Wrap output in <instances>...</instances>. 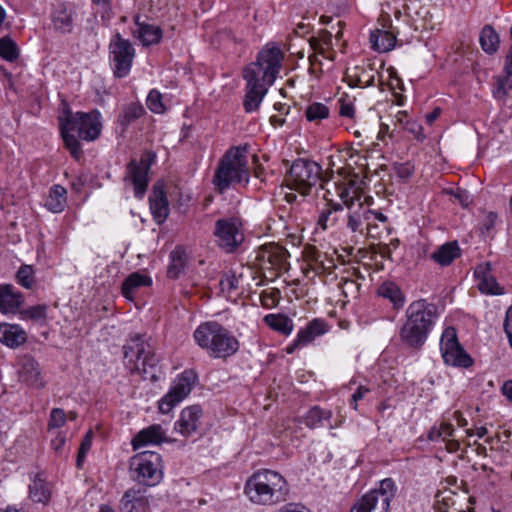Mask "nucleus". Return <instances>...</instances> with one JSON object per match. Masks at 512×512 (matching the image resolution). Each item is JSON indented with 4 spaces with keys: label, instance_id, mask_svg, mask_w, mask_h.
Here are the masks:
<instances>
[{
    "label": "nucleus",
    "instance_id": "nucleus-53",
    "mask_svg": "<svg viewBox=\"0 0 512 512\" xmlns=\"http://www.w3.org/2000/svg\"><path fill=\"white\" fill-rule=\"evenodd\" d=\"M339 287L342 290L344 296L348 297L358 292L359 284L349 278H341Z\"/></svg>",
    "mask_w": 512,
    "mask_h": 512
},
{
    "label": "nucleus",
    "instance_id": "nucleus-9",
    "mask_svg": "<svg viewBox=\"0 0 512 512\" xmlns=\"http://www.w3.org/2000/svg\"><path fill=\"white\" fill-rule=\"evenodd\" d=\"M322 180V167L315 161L299 158L290 166L288 185L306 195Z\"/></svg>",
    "mask_w": 512,
    "mask_h": 512
},
{
    "label": "nucleus",
    "instance_id": "nucleus-13",
    "mask_svg": "<svg viewBox=\"0 0 512 512\" xmlns=\"http://www.w3.org/2000/svg\"><path fill=\"white\" fill-rule=\"evenodd\" d=\"M214 236L218 246L227 253L234 252L243 242L241 222L237 218H222L215 222Z\"/></svg>",
    "mask_w": 512,
    "mask_h": 512
},
{
    "label": "nucleus",
    "instance_id": "nucleus-44",
    "mask_svg": "<svg viewBox=\"0 0 512 512\" xmlns=\"http://www.w3.org/2000/svg\"><path fill=\"white\" fill-rule=\"evenodd\" d=\"M309 43H310L311 48L314 51L318 52L320 55H322L325 58H329V59L333 60L332 56H326L325 48H324V46L329 47L332 45V33L330 31L322 30L320 32V37L319 38H315V37L310 38Z\"/></svg>",
    "mask_w": 512,
    "mask_h": 512
},
{
    "label": "nucleus",
    "instance_id": "nucleus-39",
    "mask_svg": "<svg viewBox=\"0 0 512 512\" xmlns=\"http://www.w3.org/2000/svg\"><path fill=\"white\" fill-rule=\"evenodd\" d=\"M479 41L481 48L488 54L495 53L500 43L499 35L490 25H485L483 27Z\"/></svg>",
    "mask_w": 512,
    "mask_h": 512
},
{
    "label": "nucleus",
    "instance_id": "nucleus-60",
    "mask_svg": "<svg viewBox=\"0 0 512 512\" xmlns=\"http://www.w3.org/2000/svg\"><path fill=\"white\" fill-rule=\"evenodd\" d=\"M91 445H92V436H91V432H88L85 435V437L83 438V440L81 441V444L79 447V452H81L82 454H87V452L91 448Z\"/></svg>",
    "mask_w": 512,
    "mask_h": 512
},
{
    "label": "nucleus",
    "instance_id": "nucleus-63",
    "mask_svg": "<svg viewBox=\"0 0 512 512\" xmlns=\"http://www.w3.org/2000/svg\"><path fill=\"white\" fill-rule=\"evenodd\" d=\"M221 284L225 285L229 290H234L238 287V280L235 276H228L221 281Z\"/></svg>",
    "mask_w": 512,
    "mask_h": 512
},
{
    "label": "nucleus",
    "instance_id": "nucleus-34",
    "mask_svg": "<svg viewBox=\"0 0 512 512\" xmlns=\"http://www.w3.org/2000/svg\"><path fill=\"white\" fill-rule=\"evenodd\" d=\"M263 320L272 330L284 335L291 334L294 328L293 321L284 314H268Z\"/></svg>",
    "mask_w": 512,
    "mask_h": 512
},
{
    "label": "nucleus",
    "instance_id": "nucleus-38",
    "mask_svg": "<svg viewBox=\"0 0 512 512\" xmlns=\"http://www.w3.org/2000/svg\"><path fill=\"white\" fill-rule=\"evenodd\" d=\"M332 418V411L322 409L319 406L312 407L304 417V423L310 429L322 427L324 421H330Z\"/></svg>",
    "mask_w": 512,
    "mask_h": 512
},
{
    "label": "nucleus",
    "instance_id": "nucleus-21",
    "mask_svg": "<svg viewBox=\"0 0 512 512\" xmlns=\"http://www.w3.org/2000/svg\"><path fill=\"white\" fill-rule=\"evenodd\" d=\"M24 302L23 295L13 285H0V312L16 313Z\"/></svg>",
    "mask_w": 512,
    "mask_h": 512
},
{
    "label": "nucleus",
    "instance_id": "nucleus-52",
    "mask_svg": "<svg viewBox=\"0 0 512 512\" xmlns=\"http://www.w3.org/2000/svg\"><path fill=\"white\" fill-rule=\"evenodd\" d=\"M66 417L64 410L54 408L50 414L49 428H59L65 424Z\"/></svg>",
    "mask_w": 512,
    "mask_h": 512
},
{
    "label": "nucleus",
    "instance_id": "nucleus-27",
    "mask_svg": "<svg viewBox=\"0 0 512 512\" xmlns=\"http://www.w3.org/2000/svg\"><path fill=\"white\" fill-rule=\"evenodd\" d=\"M461 249L457 241L447 242L439 246L432 254L431 259L440 266H449L460 257Z\"/></svg>",
    "mask_w": 512,
    "mask_h": 512
},
{
    "label": "nucleus",
    "instance_id": "nucleus-2",
    "mask_svg": "<svg viewBox=\"0 0 512 512\" xmlns=\"http://www.w3.org/2000/svg\"><path fill=\"white\" fill-rule=\"evenodd\" d=\"M101 115L97 110L89 113L76 112L64 104L63 110L58 116L61 137L66 148L76 160L82 156V149L78 139L94 141L101 133Z\"/></svg>",
    "mask_w": 512,
    "mask_h": 512
},
{
    "label": "nucleus",
    "instance_id": "nucleus-33",
    "mask_svg": "<svg viewBox=\"0 0 512 512\" xmlns=\"http://www.w3.org/2000/svg\"><path fill=\"white\" fill-rule=\"evenodd\" d=\"M364 220H369V218H367L366 206L363 203H358L356 207L348 210L346 225L352 232L363 234Z\"/></svg>",
    "mask_w": 512,
    "mask_h": 512
},
{
    "label": "nucleus",
    "instance_id": "nucleus-62",
    "mask_svg": "<svg viewBox=\"0 0 512 512\" xmlns=\"http://www.w3.org/2000/svg\"><path fill=\"white\" fill-rule=\"evenodd\" d=\"M395 121L402 126V128H405V122H409L411 118H409L406 111H398L395 116Z\"/></svg>",
    "mask_w": 512,
    "mask_h": 512
},
{
    "label": "nucleus",
    "instance_id": "nucleus-55",
    "mask_svg": "<svg viewBox=\"0 0 512 512\" xmlns=\"http://www.w3.org/2000/svg\"><path fill=\"white\" fill-rule=\"evenodd\" d=\"M394 169L396 175L401 179H408L414 173V167L408 162L396 164Z\"/></svg>",
    "mask_w": 512,
    "mask_h": 512
},
{
    "label": "nucleus",
    "instance_id": "nucleus-14",
    "mask_svg": "<svg viewBox=\"0 0 512 512\" xmlns=\"http://www.w3.org/2000/svg\"><path fill=\"white\" fill-rule=\"evenodd\" d=\"M440 350L444 362L448 365L467 368L472 365V358L458 342L455 328L447 327L440 340Z\"/></svg>",
    "mask_w": 512,
    "mask_h": 512
},
{
    "label": "nucleus",
    "instance_id": "nucleus-46",
    "mask_svg": "<svg viewBox=\"0 0 512 512\" xmlns=\"http://www.w3.org/2000/svg\"><path fill=\"white\" fill-rule=\"evenodd\" d=\"M329 116V109L322 103H312L306 109V117L309 121H319Z\"/></svg>",
    "mask_w": 512,
    "mask_h": 512
},
{
    "label": "nucleus",
    "instance_id": "nucleus-11",
    "mask_svg": "<svg viewBox=\"0 0 512 512\" xmlns=\"http://www.w3.org/2000/svg\"><path fill=\"white\" fill-rule=\"evenodd\" d=\"M198 376L191 369L184 370L178 375L169 391L160 399L159 410L163 414H168L172 409L182 402L192 391L197 383Z\"/></svg>",
    "mask_w": 512,
    "mask_h": 512
},
{
    "label": "nucleus",
    "instance_id": "nucleus-17",
    "mask_svg": "<svg viewBox=\"0 0 512 512\" xmlns=\"http://www.w3.org/2000/svg\"><path fill=\"white\" fill-rule=\"evenodd\" d=\"M326 332V323L321 319H313L305 328L299 330L296 339L286 347L288 354L294 353L295 350L310 344L316 337Z\"/></svg>",
    "mask_w": 512,
    "mask_h": 512
},
{
    "label": "nucleus",
    "instance_id": "nucleus-51",
    "mask_svg": "<svg viewBox=\"0 0 512 512\" xmlns=\"http://www.w3.org/2000/svg\"><path fill=\"white\" fill-rule=\"evenodd\" d=\"M92 3L99 7L101 13V19L109 21L112 16V2L111 0H91Z\"/></svg>",
    "mask_w": 512,
    "mask_h": 512
},
{
    "label": "nucleus",
    "instance_id": "nucleus-29",
    "mask_svg": "<svg viewBox=\"0 0 512 512\" xmlns=\"http://www.w3.org/2000/svg\"><path fill=\"white\" fill-rule=\"evenodd\" d=\"M135 23L138 26L137 37L144 46H150L158 43L162 38V30L155 25L139 22V16L135 17Z\"/></svg>",
    "mask_w": 512,
    "mask_h": 512
},
{
    "label": "nucleus",
    "instance_id": "nucleus-61",
    "mask_svg": "<svg viewBox=\"0 0 512 512\" xmlns=\"http://www.w3.org/2000/svg\"><path fill=\"white\" fill-rule=\"evenodd\" d=\"M366 213H367V218H369V217L374 218V219H376V221H379L382 223H385L387 221L386 215H384L382 212L370 210L367 206H366Z\"/></svg>",
    "mask_w": 512,
    "mask_h": 512
},
{
    "label": "nucleus",
    "instance_id": "nucleus-3",
    "mask_svg": "<svg viewBox=\"0 0 512 512\" xmlns=\"http://www.w3.org/2000/svg\"><path fill=\"white\" fill-rule=\"evenodd\" d=\"M437 307L426 300L411 303L406 310V321L399 331L402 343L410 348L420 349L435 322Z\"/></svg>",
    "mask_w": 512,
    "mask_h": 512
},
{
    "label": "nucleus",
    "instance_id": "nucleus-19",
    "mask_svg": "<svg viewBox=\"0 0 512 512\" xmlns=\"http://www.w3.org/2000/svg\"><path fill=\"white\" fill-rule=\"evenodd\" d=\"M149 501L141 489H128L120 500L121 512H148Z\"/></svg>",
    "mask_w": 512,
    "mask_h": 512
},
{
    "label": "nucleus",
    "instance_id": "nucleus-47",
    "mask_svg": "<svg viewBox=\"0 0 512 512\" xmlns=\"http://www.w3.org/2000/svg\"><path fill=\"white\" fill-rule=\"evenodd\" d=\"M147 107L153 112V113H164L165 112V106L162 102V95L161 93L156 90L152 89L146 100Z\"/></svg>",
    "mask_w": 512,
    "mask_h": 512
},
{
    "label": "nucleus",
    "instance_id": "nucleus-1",
    "mask_svg": "<svg viewBox=\"0 0 512 512\" xmlns=\"http://www.w3.org/2000/svg\"><path fill=\"white\" fill-rule=\"evenodd\" d=\"M284 54L278 47L266 46L257 56L256 62L248 65L243 77L246 80V95L244 109L247 113L256 111L264 96L276 80L281 67Z\"/></svg>",
    "mask_w": 512,
    "mask_h": 512
},
{
    "label": "nucleus",
    "instance_id": "nucleus-12",
    "mask_svg": "<svg viewBox=\"0 0 512 512\" xmlns=\"http://www.w3.org/2000/svg\"><path fill=\"white\" fill-rule=\"evenodd\" d=\"M109 53L114 76L117 78L126 77L130 73L135 57V49L132 43L117 33L110 41Z\"/></svg>",
    "mask_w": 512,
    "mask_h": 512
},
{
    "label": "nucleus",
    "instance_id": "nucleus-26",
    "mask_svg": "<svg viewBox=\"0 0 512 512\" xmlns=\"http://www.w3.org/2000/svg\"><path fill=\"white\" fill-rule=\"evenodd\" d=\"M51 20L54 29L60 33H70L73 29V11L64 3L55 7L51 14Z\"/></svg>",
    "mask_w": 512,
    "mask_h": 512
},
{
    "label": "nucleus",
    "instance_id": "nucleus-28",
    "mask_svg": "<svg viewBox=\"0 0 512 512\" xmlns=\"http://www.w3.org/2000/svg\"><path fill=\"white\" fill-rule=\"evenodd\" d=\"M152 280L149 276L134 272L130 274L122 284V294L128 300H133L136 291L140 287L150 286Z\"/></svg>",
    "mask_w": 512,
    "mask_h": 512
},
{
    "label": "nucleus",
    "instance_id": "nucleus-41",
    "mask_svg": "<svg viewBox=\"0 0 512 512\" xmlns=\"http://www.w3.org/2000/svg\"><path fill=\"white\" fill-rule=\"evenodd\" d=\"M327 206L328 207L320 213L317 222L323 230L335 226L339 220L337 213L343 210L342 205L339 203H329Z\"/></svg>",
    "mask_w": 512,
    "mask_h": 512
},
{
    "label": "nucleus",
    "instance_id": "nucleus-10",
    "mask_svg": "<svg viewBox=\"0 0 512 512\" xmlns=\"http://www.w3.org/2000/svg\"><path fill=\"white\" fill-rule=\"evenodd\" d=\"M394 494V482L392 479L386 478L380 482L378 489L363 495L353 505L350 512H388Z\"/></svg>",
    "mask_w": 512,
    "mask_h": 512
},
{
    "label": "nucleus",
    "instance_id": "nucleus-42",
    "mask_svg": "<svg viewBox=\"0 0 512 512\" xmlns=\"http://www.w3.org/2000/svg\"><path fill=\"white\" fill-rule=\"evenodd\" d=\"M512 91V75L506 73L497 79L496 85L492 90L493 96L499 101H504Z\"/></svg>",
    "mask_w": 512,
    "mask_h": 512
},
{
    "label": "nucleus",
    "instance_id": "nucleus-49",
    "mask_svg": "<svg viewBox=\"0 0 512 512\" xmlns=\"http://www.w3.org/2000/svg\"><path fill=\"white\" fill-rule=\"evenodd\" d=\"M280 299V290L273 288L271 290H265L260 294V302L265 308H273L277 306Z\"/></svg>",
    "mask_w": 512,
    "mask_h": 512
},
{
    "label": "nucleus",
    "instance_id": "nucleus-59",
    "mask_svg": "<svg viewBox=\"0 0 512 512\" xmlns=\"http://www.w3.org/2000/svg\"><path fill=\"white\" fill-rule=\"evenodd\" d=\"M278 512H309L304 506L295 503H289L283 506Z\"/></svg>",
    "mask_w": 512,
    "mask_h": 512
},
{
    "label": "nucleus",
    "instance_id": "nucleus-20",
    "mask_svg": "<svg viewBox=\"0 0 512 512\" xmlns=\"http://www.w3.org/2000/svg\"><path fill=\"white\" fill-rule=\"evenodd\" d=\"M202 415V409L198 405H192L181 411L179 420L175 423V430L187 437L198 428V422Z\"/></svg>",
    "mask_w": 512,
    "mask_h": 512
},
{
    "label": "nucleus",
    "instance_id": "nucleus-23",
    "mask_svg": "<svg viewBox=\"0 0 512 512\" xmlns=\"http://www.w3.org/2000/svg\"><path fill=\"white\" fill-rule=\"evenodd\" d=\"M27 340L26 331L18 324L0 323V342L10 348H17Z\"/></svg>",
    "mask_w": 512,
    "mask_h": 512
},
{
    "label": "nucleus",
    "instance_id": "nucleus-31",
    "mask_svg": "<svg viewBox=\"0 0 512 512\" xmlns=\"http://www.w3.org/2000/svg\"><path fill=\"white\" fill-rule=\"evenodd\" d=\"M348 84L352 87H369L374 85L375 70L372 67H355L352 73L347 75Z\"/></svg>",
    "mask_w": 512,
    "mask_h": 512
},
{
    "label": "nucleus",
    "instance_id": "nucleus-57",
    "mask_svg": "<svg viewBox=\"0 0 512 512\" xmlns=\"http://www.w3.org/2000/svg\"><path fill=\"white\" fill-rule=\"evenodd\" d=\"M369 391L367 387L359 386L356 392L352 394L350 403L355 410L357 409V402L363 399Z\"/></svg>",
    "mask_w": 512,
    "mask_h": 512
},
{
    "label": "nucleus",
    "instance_id": "nucleus-54",
    "mask_svg": "<svg viewBox=\"0 0 512 512\" xmlns=\"http://www.w3.org/2000/svg\"><path fill=\"white\" fill-rule=\"evenodd\" d=\"M404 130L412 134L417 140L422 141L425 139L423 127L413 119H411L409 122H405Z\"/></svg>",
    "mask_w": 512,
    "mask_h": 512
},
{
    "label": "nucleus",
    "instance_id": "nucleus-5",
    "mask_svg": "<svg viewBox=\"0 0 512 512\" xmlns=\"http://www.w3.org/2000/svg\"><path fill=\"white\" fill-rule=\"evenodd\" d=\"M248 148L247 144L231 147L220 159L212 181L220 193L237 184H248Z\"/></svg>",
    "mask_w": 512,
    "mask_h": 512
},
{
    "label": "nucleus",
    "instance_id": "nucleus-64",
    "mask_svg": "<svg viewBox=\"0 0 512 512\" xmlns=\"http://www.w3.org/2000/svg\"><path fill=\"white\" fill-rule=\"evenodd\" d=\"M503 394L512 401V380L506 381L502 387Z\"/></svg>",
    "mask_w": 512,
    "mask_h": 512
},
{
    "label": "nucleus",
    "instance_id": "nucleus-4",
    "mask_svg": "<svg viewBox=\"0 0 512 512\" xmlns=\"http://www.w3.org/2000/svg\"><path fill=\"white\" fill-rule=\"evenodd\" d=\"M288 491L285 478L269 469L252 474L244 486V494L257 505L270 506L285 501Z\"/></svg>",
    "mask_w": 512,
    "mask_h": 512
},
{
    "label": "nucleus",
    "instance_id": "nucleus-35",
    "mask_svg": "<svg viewBox=\"0 0 512 512\" xmlns=\"http://www.w3.org/2000/svg\"><path fill=\"white\" fill-rule=\"evenodd\" d=\"M370 42L375 51L388 52L394 48L396 38L388 31L377 30L371 33Z\"/></svg>",
    "mask_w": 512,
    "mask_h": 512
},
{
    "label": "nucleus",
    "instance_id": "nucleus-32",
    "mask_svg": "<svg viewBox=\"0 0 512 512\" xmlns=\"http://www.w3.org/2000/svg\"><path fill=\"white\" fill-rule=\"evenodd\" d=\"M67 191L61 185L51 187L45 206L53 213L62 212L67 202Z\"/></svg>",
    "mask_w": 512,
    "mask_h": 512
},
{
    "label": "nucleus",
    "instance_id": "nucleus-6",
    "mask_svg": "<svg viewBox=\"0 0 512 512\" xmlns=\"http://www.w3.org/2000/svg\"><path fill=\"white\" fill-rule=\"evenodd\" d=\"M195 342L213 358H228L237 353L238 339L216 321L200 324L194 331Z\"/></svg>",
    "mask_w": 512,
    "mask_h": 512
},
{
    "label": "nucleus",
    "instance_id": "nucleus-16",
    "mask_svg": "<svg viewBox=\"0 0 512 512\" xmlns=\"http://www.w3.org/2000/svg\"><path fill=\"white\" fill-rule=\"evenodd\" d=\"M149 169L150 166L146 161L137 162L134 159L126 167L124 181L133 185L134 194L137 198H142L147 190Z\"/></svg>",
    "mask_w": 512,
    "mask_h": 512
},
{
    "label": "nucleus",
    "instance_id": "nucleus-50",
    "mask_svg": "<svg viewBox=\"0 0 512 512\" xmlns=\"http://www.w3.org/2000/svg\"><path fill=\"white\" fill-rule=\"evenodd\" d=\"M47 314V306L44 304L35 305L29 307L28 309L22 312L23 318L31 319V320H44Z\"/></svg>",
    "mask_w": 512,
    "mask_h": 512
},
{
    "label": "nucleus",
    "instance_id": "nucleus-56",
    "mask_svg": "<svg viewBox=\"0 0 512 512\" xmlns=\"http://www.w3.org/2000/svg\"><path fill=\"white\" fill-rule=\"evenodd\" d=\"M356 194L357 193L355 190L351 192L349 189H343L340 192V198L348 210H351V208L355 207Z\"/></svg>",
    "mask_w": 512,
    "mask_h": 512
},
{
    "label": "nucleus",
    "instance_id": "nucleus-58",
    "mask_svg": "<svg viewBox=\"0 0 512 512\" xmlns=\"http://www.w3.org/2000/svg\"><path fill=\"white\" fill-rule=\"evenodd\" d=\"M439 431L441 432V440L446 441L449 437L453 436L454 428L452 424L442 422L438 425Z\"/></svg>",
    "mask_w": 512,
    "mask_h": 512
},
{
    "label": "nucleus",
    "instance_id": "nucleus-22",
    "mask_svg": "<svg viewBox=\"0 0 512 512\" xmlns=\"http://www.w3.org/2000/svg\"><path fill=\"white\" fill-rule=\"evenodd\" d=\"M165 430L159 424H153L140 430L132 439V447L137 450L143 446L154 444L159 445L165 441Z\"/></svg>",
    "mask_w": 512,
    "mask_h": 512
},
{
    "label": "nucleus",
    "instance_id": "nucleus-25",
    "mask_svg": "<svg viewBox=\"0 0 512 512\" xmlns=\"http://www.w3.org/2000/svg\"><path fill=\"white\" fill-rule=\"evenodd\" d=\"M149 201L154 219L158 223L164 222L169 214L168 200L164 190L154 185Z\"/></svg>",
    "mask_w": 512,
    "mask_h": 512
},
{
    "label": "nucleus",
    "instance_id": "nucleus-43",
    "mask_svg": "<svg viewBox=\"0 0 512 512\" xmlns=\"http://www.w3.org/2000/svg\"><path fill=\"white\" fill-rule=\"evenodd\" d=\"M0 57L9 62H13L19 57L17 44L8 36L0 39Z\"/></svg>",
    "mask_w": 512,
    "mask_h": 512
},
{
    "label": "nucleus",
    "instance_id": "nucleus-24",
    "mask_svg": "<svg viewBox=\"0 0 512 512\" xmlns=\"http://www.w3.org/2000/svg\"><path fill=\"white\" fill-rule=\"evenodd\" d=\"M478 280V288L482 293L497 295L501 294V288L497 283L495 277L491 274V265L486 263L479 265L474 272Z\"/></svg>",
    "mask_w": 512,
    "mask_h": 512
},
{
    "label": "nucleus",
    "instance_id": "nucleus-36",
    "mask_svg": "<svg viewBox=\"0 0 512 512\" xmlns=\"http://www.w3.org/2000/svg\"><path fill=\"white\" fill-rule=\"evenodd\" d=\"M170 264L167 269V275L170 278L179 277L184 270L187 262V255L184 248L178 246L170 253Z\"/></svg>",
    "mask_w": 512,
    "mask_h": 512
},
{
    "label": "nucleus",
    "instance_id": "nucleus-30",
    "mask_svg": "<svg viewBox=\"0 0 512 512\" xmlns=\"http://www.w3.org/2000/svg\"><path fill=\"white\" fill-rule=\"evenodd\" d=\"M29 496L34 502L47 503L51 497V488L46 479L36 475L29 485Z\"/></svg>",
    "mask_w": 512,
    "mask_h": 512
},
{
    "label": "nucleus",
    "instance_id": "nucleus-40",
    "mask_svg": "<svg viewBox=\"0 0 512 512\" xmlns=\"http://www.w3.org/2000/svg\"><path fill=\"white\" fill-rule=\"evenodd\" d=\"M144 113L145 110L141 104H128L118 119V124L120 125L122 132H124L132 122L142 117Z\"/></svg>",
    "mask_w": 512,
    "mask_h": 512
},
{
    "label": "nucleus",
    "instance_id": "nucleus-45",
    "mask_svg": "<svg viewBox=\"0 0 512 512\" xmlns=\"http://www.w3.org/2000/svg\"><path fill=\"white\" fill-rule=\"evenodd\" d=\"M324 257L326 258V255H324ZM306 259L314 270L322 269L323 271H326L329 268V266L325 265L323 254L315 247H309L306 249Z\"/></svg>",
    "mask_w": 512,
    "mask_h": 512
},
{
    "label": "nucleus",
    "instance_id": "nucleus-8",
    "mask_svg": "<svg viewBox=\"0 0 512 512\" xmlns=\"http://www.w3.org/2000/svg\"><path fill=\"white\" fill-rule=\"evenodd\" d=\"M131 477L139 484L155 486L163 476L161 456L153 451H143L130 460Z\"/></svg>",
    "mask_w": 512,
    "mask_h": 512
},
{
    "label": "nucleus",
    "instance_id": "nucleus-7",
    "mask_svg": "<svg viewBox=\"0 0 512 512\" xmlns=\"http://www.w3.org/2000/svg\"><path fill=\"white\" fill-rule=\"evenodd\" d=\"M124 357L129 363L134 364L135 369L144 379L152 382L158 380L159 357L141 335H135L124 346Z\"/></svg>",
    "mask_w": 512,
    "mask_h": 512
},
{
    "label": "nucleus",
    "instance_id": "nucleus-48",
    "mask_svg": "<svg viewBox=\"0 0 512 512\" xmlns=\"http://www.w3.org/2000/svg\"><path fill=\"white\" fill-rule=\"evenodd\" d=\"M34 271L30 265H22L17 272L18 283L26 289H30L34 283Z\"/></svg>",
    "mask_w": 512,
    "mask_h": 512
},
{
    "label": "nucleus",
    "instance_id": "nucleus-15",
    "mask_svg": "<svg viewBox=\"0 0 512 512\" xmlns=\"http://www.w3.org/2000/svg\"><path fill=\"white\" fill-rule=\"evenodd\" d=\"M288 251L275 243H269L261 246L257 253V260L263 269L268 270H286L288 263Z\"/></svg>",
    "mask_w": 512,
    "mask_h": 512
},
{
    "label": "nucleus",
    "instance_id": "nucleus-18",
    "mask_svg": "<svg viewBox=\"0 0 512 512\" xmlns=\"http://www.w3.org/2000/svg\"><path fill=\"white\" fill-rule=\"evenodd\" d=\"M18 376L21 382L30 387L39 389L44 386L40 366L31 356H24L20 359Z\"/></svg>",
    "mask_w": 512,
    "mask_h": 512
},
{
    "label": "nucleus",
    "instance_id": "nucleus-37",
    "mask_svg": "<svg viewBox=\"0 0 512 512\" xmlns=\"http://www.w3.org/2000/svg\"><path fill=\"white\" fill-rule=\"evenodd\" d=\"M378 294L383 298L389 299L395 309H399L404 305V295L394 282H384L378 288Z\"/></svg>",
    "mask_w": 512,
    "mask_h": 512
}]
</instances>
